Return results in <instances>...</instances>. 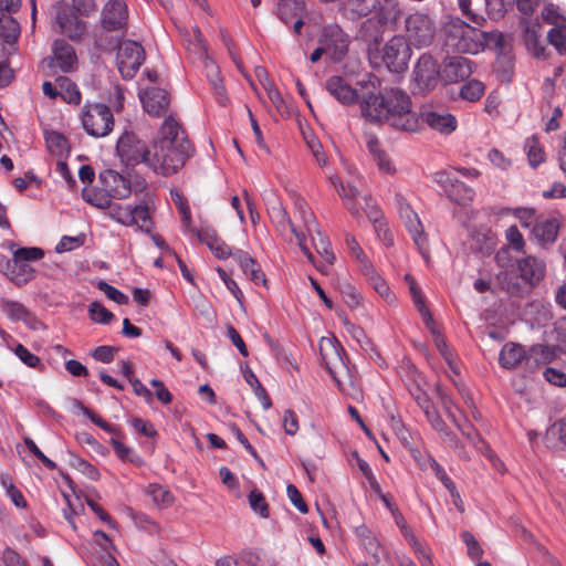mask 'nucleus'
Masks as SVG:
<instances>
[{"instance_id": "1", "label": "nucleus", "mask_w": 566, "mask_h": 566, "mask_svg": "<svg viewBox=\"0 0 566 566\" xmlns=\"http://www.w3.org/2000/svg\"><path fill=\"white\" fill-rule=\"evenodd\" d=\"M360 113L369 123L387 124L399 132L415 133L421 128L420 116L412 108L411 97L398 87L361 94Z\"/></svg>"}, {"instance_id": "2", "label": "nucleus", "mask_w": 566, "mask_h": 566, "mask_svg": "<svg viewBox=\"0 0 566 566\" xmlns=\"http://www.w3.org/2000/svg\"><path fill=\"white\" fill-rule=\"evenodd\" d=\"M191 147L182 126L168 116L151 144L150 168L163 176L176 174L192 156Z\"/></svg>"}, {"instance_id": "3", "label": "nucleus", "mask_w": 566, "mask_h": 566, "mask_svg": "<svg viewBox=\"0 0 566 566\" xmlns=\"http://www.w3.org/2000/svg\"><path fill=\"white\" fill-rule=\"evenodd\" d=\"M491 44L501 48L503 34L499 32H484L462 20L451 21L446 27L444 45L453 53L478 54Z\"/></svg>"}, {"instance_id": "4", "label": "nucleus", "mask_w": 566, "mask_h": 566, "mask_svg": "<svg viewBox=\"0 0 566 566\" xmlns=\"http://www.w3.org/2000/svg\"><path fill=\"white\" fill-rule=\"evenodd\" d=\"M96 46L106 52L117 48V67L125 80L133 78L145 60L144 48L132 40L118 44L115 39H107L103 32L95 35Z\"/></svg>"}, {"instance_id": "5", "label": "nucleus", "mask_w": 566, "mask_h": 566, "mask_svg": "<svg viewBox=\"0 0 566 566\" xmlns=\"http://www.w3.org/2000/svg\"><path fill=\"white\" fill-rule=\"evenodd\" d=\"M43 255L44 252L40 248L18 249L12 259L0 254V272L13 284L25 285L35 276V270L29 264V261L40 260Z\"/></svg>"}, {"instance_id": "6", "label": "nucleus", "mask_w": 566, "mask_h": 566, "mask_svg": "<svg viewBox=\"0 0 566 566\" xmlns=\"http://www.w3.org/2000/svg\"><path fill=\"white\" fill-rule=\"evenodd\" d=\"M407 42L417 50L426 49L434 43L437 24L433 18L422 11H415L406 15L403 34Z\"/></svg>"}, {"instance_id": "7", "label": "nucleus", "mask_w": 566, "mask_h": 566, "mask_svg": "<svg viewBox=\"0 0 566 566\" xmlns=\"http://www.w3.org/2000/svg\"><path fill=\"white\" fill-rule=\"evenodd\" d=\"M411 49L401 34L392 35L381 49V61L390 72L402 73L408 69Z\"/></svg>"}, {"instance_id": "8", "label": "nucleus", "mask_w": 566, "mask_h": 566, "mask_svg": "<svg viewBox=\"0 0 566 566\" xmlns=\"http://www.w3.org/2000/svg\"><path fill=\"white\" fill-rule=\"evenodd\" d=\"M85 132L93 137H105L114 127V117L111 109L104 104L86 106L82 116Z\"/></svg>"}, {"instance_id": "9", "label": "nucleus", "mask_w": 566, "mask_h": 566, "mask_svg": "<svg viewBox=\"0 0 566 566\" xmlns=\"http://www.w3.org/2000/svg\"><path fill=\"white\" fill-rule=\"evenodd\" d=\"M116 150L122 163L126 166L134 167L144 163L150 167L151 147L148 148L134 133H124L117 142Z\"/></svg>"}, {"instance_id": "10", "label": "nucleus", "mask_w": 566, "mask_h": 566, "mask_svg": "<svg viewBox=\"0 0 566 566\" xmlns=\"http://www.w3.org/2000/svg\"><path fill=\"white\" fill-rule=\"evenodd\" d=\"M439 80H441V66L438 65L432 55L421 54L412 70L415 88L419 93L426 94L437 86Z\"/></svg>"}, {"instance_id": "11", "label": "nucleus", "mask_w": 566, "mask_h": 566, "mask_svg": "<svg viewBox=\"0 0 566 566\" xmlns=\"http://www.w3.org/2000/svg\"><path fill=\"white\" fill-rule=\"evenodd\" d=\"M350 39L338 24L325 25L318 38V44H322L329 59L334 62H340L348 53Z\"/></svg>"}, {"instance_id": "12", "label": "nucleus", "mask_w": 566, "mask_h": 566, "mask_svg": "<svg viewBox=\"0 0 566 566\" xmlns=\"http://www.w3.org/2000/svg\"><path fill=\"white\" fill-rule=\"evenodd\" d=\"M297 209L304 226L312 238L314 249L328 264H333L335 255L331 250V242L328 238L321 232L312 211L307 209L305 202H298Z\"/></svg>"}, {"instance_id": "13", "label": "nucleus", "mask_w": 566, "mask_h": 566, "mask_svg": "<svg viewBox=\"0 0 566 566\" xmlns=\"http://www.w3.org/2000/svg\"><path fill=\"white\" fill-rule=\"evenodd\" d=\"M104 32H124L128 25V8L124 0H108L101 12Z\"/></svg>"}, {"instance_id": "14", "label": "nucleus", "mask_w": 566, "mask_h": 566, "mask_svg": "<svg viewBox=\"0 0 566 566\" xmlns=\"http://www.w3.org/2000/svg\"><path fill=\"white\" fill-rule=\"evenodd\" d=\"M436 181L443 188L450 200L465 206L473 198V190L460 181L453 172L439 171Z\"/></svg>"}, {"instance_id": "15", "label": "nucleus", "mask_w": 566, "mask_h": 566, "mask_svg": "<svg viewBox=\"0 0 566 566\" xmlns=\"http://www.w3.org/2000/svg\"><path fill=\"white\" fill-rule=\"evenodd\" d=\"M441 81L453 84L467 80L473 72L472 62L462 56H447L441 63Z\"/></svg>"}, {"instance_id": "16", "label": "nucleus", "mask_w": 566, "mask_h": 566, "mask_svg": "<svg viewBox=\"0 0 566 566\" xmlns=\"http://www.w3.org/2000/svg\"><path fill=\"white\" fill-rule=\"evenodd\" d=\"M54 9L59 31L71 40L82 39L86 32V23L80 20L74 12H67L62 3L54 4Z\"/></svg>"}, {"instance_id": "17", "label": "nucleus", "mask_w": 566, "mask_h": 566, "mask_svg": "<svg viewBox=\"0 0 566 566\" xmlns=\"http://www.w3.org/2000/svg\"><path fill=\"white\" fill-rule=\"evenodd\" d=\"M140 101L143 103L144 109L149 115L156 117L166 114L170 104V97L168 92L155 86L146 88L140 94Z\"/></svg>"}, {"instance_id": "18", "label": "nucleus", "mask_w": 566, "mask_h": 566, "mask_svg": "<svg viewBox=\"0 0 566 566\" xmlns=\"http://www.w3.org/2000/svg\"><path fill=\"white\" fill-rule=\"evenodd\" d=\"M104 191L114 199H125L130 195V182L115 170H104L99 174Z\"/></svg>"}, {"instance_id": "19", "label": "nucleus", "mask_w": 566, "mask_h": 566, "mask_svg": "<svg viewBox=\"0 0 566 566\" xmlns=\"http://www.w3.org/2000/svg\"><path fill=\"white\" fill-rule=\"evenodd\" d=\"M76 65L77 57L73 46L64 40H55L53 43V55L50 60V66L67 73L74 71Z\"/></svg>"}, {"instance_id": "20", "label": "nucleus", "mask_w": 566, "mask_h": 566, "mask_svg": "<svg viewBox=\"0 0 566 566\" xmlns=\"http://www.w3.org/2000/svg\"><path fill=\"white\" fill-rule=\"evenodd\" d=\"M517 271L520 277L528 286L537 285L545 275V263L532 255L517 261Z\"/></svg>"}, {"instance_id": "21", "label": "nucleus", "mask_w": 566, "mask_h": 566, "mask_svg": "<svg viewBox=\"0 0 566 566\" xmlns=\"http://www.w3.org/2000/svg\"><path fill=\"white\" fill-rule=\"evenodd\" d=\"M521 25L523 28V41L527 51H530L537 59H545L546 48L541 42V24L535 21L523 20Z\"/></svg>"}, {"instance_id": "22", "label": "nucleus", "mask_w": 566, "mask_h": 566, "mask_svg": "<svg viewBox=\"0 0 566 566\" xmlns=\"http://www.w3.org/2000/svg\"><path fill=\"white\" fill-rule=\"evenodd\" d=\"M327 92L344 105L360 103V96L347 82L340 76H332L326 81Z\"/></svg>"}, {"instance_id": "23", "label": "nucleus", "mask_w": 566, "mask_h": 566, "mask_svg": "<svg viewBox=\"0 0 566 566\" xmlns=\"http://www.w3.org/2000/svg\"><path fill=\"white\" fill-rule=\"evenodd\" d=\"M355 535L360 545L373 557L374 564H381L387 554L373 532L366 525H359L355 528Z\"/></svg>"}, {"instance_id": "24", "label": "nucleus", "mask_w": 566, "mask_h": 566, "mask_svg": "<svg viewBox=\"0 0 566 566\" xmlns=\"http://www.w3.org/2000/svg\"><path fill=\"white\" fill-rule=\"evenodd\" d=\"M192 233L198 237L199 241L207 244L218 259H228L229 256H233L231 249L217 235V232L213 229H193Z\"/></svg>"}, {"instance_id": "25", "label": "nucleus", "mask_w": 566, "mask_h": 566, "mask_svg": "<svg viewBox=\"0 0 566 566\" xmlns=\"http://www.w3.org/2000/svg\"><path fill=\"white\" fill-rule=\"evenodd\" d=\"M402 217L405 218V224L418 250L424 258H428L426 251L427 239L423 237V227L418 216L409 207H406L405 210H402Z\"/></svg>"}, {"instance_id": "26", "label": "nucleus", "mask_w": 566, "mask_h": 566, "mask_svg": "<svg viewBox=\"0 0 566 566\" xmlns=\"http://www.w3.org/2000/svg\"><path fill=\"white\" fill-rule=\"evenodd\" d=\"M549 9L546 8L543 12V19L554 24L547 33L548 42L558 51L560 54L566 53V21L551 20L548 13Z\"/></svg>"}, {"instance_id": "27", "label": "nucleus", "mask_w": 566, "mask_h": 566, "mask_svg": "<svg viewBox=\"0 0 566 566\" xmlns=\"http://www.w3.org/2000/svg\"><path fill=\"white\" fill-rule=\"evenodd\" d=\"M421 125L427 123L433 129L441 133H451L457 127L455 118L448 113H440L436 111L426 112L420 116Z\"/></svg>"}, {"instance_id": "28", "label": "nucleus", "mask_w": 566, "mask_h": 566, "mask_svg": "<svg viewBox=\"0 0 566 566\" xmlns=\"http://www.w3.org/2000/svg\"><path fill=\"white\" fill-rule=\"evenodd\" d=\"M361 272L367 277L371 287L387 302L392 303L395 295L391 293L387 282L376 273L368 260L363 259Z\"/></svg>"}, {"instance_id": "29", "label": "nucleus", "mask_w": 566, "mask_h": 566, "mask_svg": "<svg viewBox=\"0 0 566 566\" xmlns=\"http://www.w3.org/2000/svg\"><path fill=\"white\" fill-rule=\"evenodd\" d=\"M233 258L239 263L243 273L249 275L250 280L253 283H262L263 285H266V279L264 273L261 271L255 260L249 255V253L242 250H237L235 252H233Z\"/></svg>"}, {"instance_id": "30", "label": "nucleus", "mask_w": 566, "mask_h": 566, "mask_svg": "<svg viewBox=\"0 0 566 566\" xmlns=\"http://www.w3.org/2000/svg\"><path fill=\"white\" fill-rule=\"evenodd\" d=\"M2 308L10 318L22 321L30 325L32 328H36L38 325H41V323L28 311V308L19 302L4 301L2 303Z\"/></svg>"}, {"instance_id": "31", "label": "nucleus", "mask_w": 566, "mask_h": 566, "mask_svg": "<svg viewBox=\"0 0 566 566\" xmlns=\"http://www.w3.org/2000/svg\"><path fill=\"white\" fill-rule=\"evenodd\" d=\"M559 227L556 219H546L534 226L533 234L541 244L553 243L557 238Z\"/></svg>"}, {"instance_id": "32", "label": "nucleus", "mask_w": 566, "mask_h": 566, "mask_svg": "<svg viewBox=\"0 0 566 566\" xmlns=\"http://www.w3.org/2000/svg\"><path fill=\"white\" fill-rule=\"evenodd\" d=\"M377 18L381 24H395L401 17L402 10L396 0H382L377 2Z\"/></svg>"}, {"instance_id": "33", "label": "nucleus", "mask_w": 566, "mask_h": 566, "mask_svg": "<svg viewBox=\"0 0 566 566\" xmlns=\"http://www.w3.org/2000/svg\"><path fill=\"white\" fill-rule=\"evenodd\" d=\"M56 86L59 87V96L69 104L78 105L81 103V93L77 85L66 76L56 78Z\"/></svg>"}, {"instance_id": "34", "label": "nucleus", "mask_w": 566, "mask_h": 566, "mask_svg": "<svg viewBox=\"0 0 566 566\" xmlns=\"http://www.w3.org/2000/svg\"><path fill=\"white\" fill-rule=\"evenodd\" d=\"M304 7L301 0H281L277 8V17L285 24L300 15H303Z\"/></svg>"}, {"instance_id": "35", "label": "nucleus", "mask_w": 566, "mask_h": 566, "mask_svg": "<svg viewBox=\"0 0 566 566\" xmlns=\"http://www.w3.org/2000/svg\"><path fill=\"white\" fill-rule=\"evenodd\" d=\"M369 151L373 154L374 159L377 161L378 168L386 172H395V167L387 153L381 148L380 143L376 138H370L367 143Z\"/></svg>"}, {"instance_id": "36", "label": "nucleus", "mask_w": 566, "mask_h": 566, "mask_svg": "<svg viewBox=\"0 0 566 566\" xmlns=\"http://www.w3.org/2000/svg\"><path fill=\"white\" fill-rule=\"evenodd\" d=\"M20 33V25L10 14L0 13V40L14 42Z\"/></svg>"}, {"instance_id": "37", "label": "nucleus", "mask_w": 566, "mask_h": 566, "mask_svg": "<svg viewBox=\"0 0 566 566\" xmlns=\"http://www.w3.org/2000/svg\"><path fill=\"white\" fill-rule=\"evenodd\" d=\"M45 142L49 151L54 156L62 157L69 153V144L66 138L57 132H46Z\"/></svg>"}, {"instance_id": "38", "label": "nucleus", "mask_w": 566, "mask_h": 566, "mask_svg": "<svg viewBox=\"0 0 566 566\" xmlns=\"http://www.w3.org/2000/svg\"><path fill=\"white\" fill-rule=\"evenodd\" d=\"M525 150L530 165L535 168L545 160V153L536 136H531L525 142Z\"/></svg>"}, {"instance_id": "39", "label": "nucleus", "mask_w": 566, "mask_h": 566, "mask_svg": "<svg viewBox=\"0 0 566 566\" xmlns=\"http://www.w3.org/2000/svg\"><path fill=\"white\" fill-rule=\"evenodd\" d=\"M333 361H327L324 358L322 359L323 364L325 365L326 369L335 380V382L340 387L342 382V376L349 375V370L344 361V358H348V356H333Z\"/></svg>"}, {"instance_id": "40", "label": "nucleus", "mask_w": 566, "mask_h": 566, "mask_svg": "<svg viewBox=\"0 0 566 566\" xmlns=\"http://www.w3.org/2000/svg\"><path fill=\"white\" fill-rule=\"evenodd\" d=\"M146 493L153 499V502L163 507H167L172 504L174 496L169 490L159 484H149Z\"/></svg>"}, {"instance_id": "41", "label": "nucleus", "mask_w": 566, "mask_h": 566, "mask_svg": "<svg viewBox=\"0 0 566 566\" xmlns=\"http://www.w3.org/2000/svg\"><path fill=\"white\" fill-rule=\"evenodd\" d=\"M109 443H111L114 452L120 460L132 462L136 465L143 464V459L134 451V449L125 446L124 443H122L119 440H117L115 438H112L109 440Z\"/></svg>"}, {"instance_id": "42", "label": "nucleus", "mask_w": 566, "mask_h": 566, "mask_svg": "<svg viewBox=\"0 0 566 566\" xmlns=\"http://www.w3.org/2000/svg\"><path fill=\"white\" fill-rule=\"evenodd\" d=\"M0 484L6 490L7 495L11 499L18 507H25L27 501L24 500L22 493L15 488L13 484L12 478L7 473L0 474Z\"/></svg>"}, {"instance_id": "43", "label": "nucleus", "mask_w": 566, "mask_h": 566, "mask_svg": "<svg viewBox=\"0 0 566 566\" xmlns=\"http://www.w3.org/2000/svg\"><path fill=\"white\" fill-rule=\"evenodd\" d=\"M132 226H137L138 229L150 232L153 228V221L148 211V208L145 206H136L132 208Z\"/></svg>"}, {"instance_id": "44", "label": "nucleus", "mask_w": 566, "mask_h": 566, "mask_svg": "<svg viewBox=\"0 0 566 566\" xmlns=\"http://www.w3.org/2000/svg\"><path fill=\"white\" fill-rule=\"evenodd\" d=\"M485 91V86L478 80L467 82L460 90V96L469 102L479 101Z\"/></svg>"}, {"instance_id": "45", "label": "nucleus", "mask_w": 566, "mask_h": 566, "mask_svg": "<svg viewBox=\"0 0 566 566\" xmlns=\"http://www.w3.org/2000/svg\"><path fill=\"white\" fill-rule=\"evenodd\" d=\"M337 287L343 295L345 303L350 307H357L360 304V295L346 279L338 280Z\"/></svg>"}, {"instance_id": "46", "label": "nucleus", "mask_w": 566, "mask_h": 566, "mask_svg": "<svg viewBox=\"0 0 566 566\" xmlns=\"http://www.w3.org/2000/svg\"><path fill=\"white\" fill-rule=\"evenodd\" d=\"M443 360L447 365L446 374L448 377L452 380V382L458 387L460 394L462 396L467 395L465 388L462 386V384L455 379V376H460L461 374V364L458 359V356H443Z\"/></svg>"}, {"instance_id": "47", "label": "nucleus", "mask_w": 566, "mask_h": 566, "mask_svg": "<svg viewBox=\"0 0 566 566\" xmlns=\"http://www.w3.org/2000/svg\"><path fill=\"white\" fill-rule=\"evenodd\" d=\"M82 197L86 202L99 209L111 207L112 199L104 189L101 191L83 189Z\"/></svg>"}, {"instance_id": "48", "label": "nucleus", "mask_w": 566, "mask_h": 566, "mask_svg": "<svg viewBox=\"0 0 566 566\" xmlns=\"http://www.w3.org/2000/svg\"><path fill=\"white\" fill-rule=\"evenodd\" d=\"M413 303L419 311L423 322L426 324L432 323V316L429 312L428 307L426 306L424 298L421 294L420 289L418 287L417 283H411V286L409 287Z\"/></svg>"}, {"instance_id": "49", "label": "nucleus", "mask_w": 566, "mask_h": 566, "mask_svg": "<svg viewBox=\"0 0 566 566\" xmlns=\"http://www.w3.org/2000/svg\"><path fill=\"white\" fill-rule=\"evenodd\" d=\"M249 504L255 513L260 514V516H262V517L269 516V505L265 501L264 495L260 491L252 490L250 492Z\"/></svg>"}, {"instance_id": "50", "label": "nucleus", "mask_w": 566, "mask_h": 566, "mask_svg": "<svg viewBox=\"0 0 566 566\" xmlns=\"http://www.w3.org/2000/svg\"><path fill=\"white\" fill-rule=\"evenodd\" d=\"M378 0H346L348 9L360 15H368L376 8Z\"/></svg>"}, {"instance_id": "51", "label": "nucleus", "mask_w": 566, "mask_h": 566, "mask_svg": "<svg viewBox=\"0 0 566 566\" xmlns=\"http://www.w3.org/2000/svg\"><path fill=\"white\" fill-rule=\"evenodd\" d=\"M88 313L92 321L102 324L109 323L114 317L113 313H111L98 302H93L90 305Z\"/></svg>"}, {"instance_id": "52", "label": "nucleus", "mask_w": 566, "mask_h": 566, "mask_svg": "<svg viewBox=\"0 0 566 566\" xmlns=\"http://www.w3.org/2000/svg\"><path fill=\"white\" fill-rule=\"evenodd\" d=\"M495 71L503 82H510L513 74V61L507 55L500 56L495 62Z\"/></svg>"}, {"instance_id": "53", "label": "nucleus", "mask_w": 566, "mask_h": 566, "mask_svg": "<svg viewBox=\"0 0 566 566\" xmlns=\"http://www.w3.org/2000/svg\"><path fill=\"white\" fill-rule=\"evenodd\" d=\"M109 208V216L117 222L124 226H132V208L122 207L120 205H112Z\"/></svg>"}, {"instance_id": "54", "label": "nucleus", "mask_w": 566, "mask_h": 566, "mask_svg": "<svg viewBox=\"0 0 566 566\" xmlns=\"http://www.w3.org/2000/svg\"><path fill=\"white\" fill-rule=\"evenodd\" d=\"M174 201L177 205L178 210L181 214V221H182L186 230L192 232L193 228L190 227L191 226L190 208L188 206L186 198H184L181 195L176 192L174 196Z\"/></svg>"}, {"instance_id": "55", "label": "nucleus", "mask_w": 566, "mask_h": 566, "mask_svg": "<svg viewBox=\"0 0 566 566\" xmlns=\"http://www.w3.org/2000/svg\"><path fill=\"white\" fill-rule=\"evenodd\" d=\"M270 217H271L272 221L276 223L277 227L284 228L285 224H287L291 230H292V227H295L293 224V222L290 220V218L287 217L285 209L283 208V206L280 202H276L275 205H273L271 207Z\"/></svg>"}, {"instance_id": "56", "label": "nucleus", "mask_w": 566, "mask_h": 566, "mask_svg": "<svg viewBox=\"0 0 566 566\" xmlns=\"http://www.w3.org/2000/svg\"><path fill=\"white\" fill-rule=\"evenodd\" d=\"M97 287L105 293V295L116 302L117 304H127L128 303V296L122 293L116 287L109 285L105 281H99L97 284Z\"/></svg>"}, {"instance_id": "57", "label": "nucleus", "mask_w": 566, "mask_h": 566, "mask_svg": "<svg viewBox=\"0 0 566 566\" xmlns=\"http://www.w3.org/2000/svg\"><path fill=\"white\" fill-rule=\"evenodd\" d=\"M513 2L514 0H485V6L490 17L497 19L504 15L506 8Z\"/></svg>"}, {"instance_id": "58", "label": "nucleus", "mask_w": 566, "mask_h": 566, "mask_svg": "<svg viewBox=\"0 0 566 566\" xmlns=\"http://www.w3.org/2000/svg\"><path fill=\"white\" fill-rule=\"evenodd\" d=\"M353 455L356 458L357 465H358L359 470L361 471V473L364 474V476L369 482L370 488L375 492L379 493L380 492V485L377 482V480H376V478H375V475H374L369 464L365 460L360 459L356 452Z\"/></svg>"}, {"instance_id": "59", "label": "nucleus", "mask_w": 566, "mask_h": 566, "mask_svg": "<svg viewBox=\"0 0 566 566\" xmlns=\"http://www.w3.org/2000/svg\"><path fill=\"white\" fill-rule=\"evenodd\" d=\"M286 493L290 499V501L293 503V505L301 512V513H307L308 507L303 500L302 494L297 490V488L294 484H289L286 488Z\"/></svg>"}, {"instance_id": "60", "label": "nucleus", "mask_w": 566, "mask_h": 566, "mask_svg": "<svg viewBox=\"0 0 566 566\" xmlns=\"http://www.w3.org/2000/svg\"><path fill=\"white\" fill-rule=\"evenodd\" d=\"M72 6L76 13L85 17L92 15L97 10L95 0H72Z\"/></svg>"}, {"instance_id": "61", "label": "nucleus", "mask_w": 566, "mask_h": 566, "mask_svg": "<svg viewBox=\"0 0 566 566\" xmlns=\"http://www.w3.org/2000/svg\"><path fill=\"white\" fill-rule=\"evenodd\" d=\"M24 443L27 448L50 470H54L56 468V463L49 459L35 444V442L30 439L25 438Z\"/></svg>"}, {"instance_id": "62", "label": "nucleus", "mask_w": 566, "mask_h": 566, "mask_svg": "<svg viewBox=\"0 0 566 566\" xmlns=\"http://www.w3.org/2000/svg\"><path fill=\"white\" fill-rule=\"evenodd\" d=\"M506 240L513 249L521 252L524 248V239L516 226H511L505 232Z\"/></svg>"}, {"instance_id": "63", "label": "nucleus", "mask_w": 566, "mask_h": 566, "mask_svg": "<svg viewBox=\"0 0 566 566\" xmlns=\"http://www.w3.org/2000/svg\"><path fill=\"white\" fill-rule=\"evenodd\" d=\"M548 436L556 438L566 446V416L551 426L548 429Z\"/></svg>"}, {"instance_id": "64", "label": "nucleus", "mask_w": 566, "mask_h": 566, "mask_svg": "<svg viewBox=\"0 0 566 566\" xmlns=\"http://www.w3.org/2000/svg\"><path fill=\"white\" fill-rule=\"evenodd\" d=\"M545 379L558 387H565L566 386V374L562 373L555 368L548 367L544 371Z\"/></svg>"}]
</instances>
